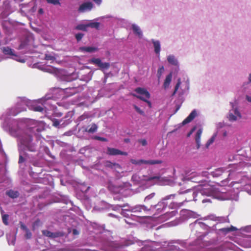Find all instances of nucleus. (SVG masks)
Returning <instances> with one entry per match:
<instances>
[{
    "label": "nucleus",
    "instance_id": "393cba45",
    "mask_svg": "<svg viewBox=\"0 0 251 251\" xmlns=\"http://www.w3.org/2000/svg\"><path fill=\"white\" fill-rule=\"evenodd\" d=\"M164 71V68L163 66L160 67L157 70V76L159 80L161 78V75Z\"/></svg>",
    "mask_w": 251,
    "mask_h": 251
},
{
    "label": "nucleus",
    "instance_id": "c85d7f7f",
    "mask_svg": "<svg viewBox=\"0 0 251 251\" xmlns=\"http://www.w3.org/2000/svg\"><path fill=\"white\" fill-rule=\"evenodd\" d=\"M177 213V211L174 210L171 211L170 212H166L165 213V216L167 217L168 218L175 216Z\"/></svg>",
    "mask_w": 251,
    "mask_h": 251
},
{
    "label": "nucleus",
    "instance_id": "39448f33",
    "mask_svg": "<svg viewBox=\"0 0 251 251\" xmlns=\"http://www.w3.org/2000/svg\"><path fill=\"white\" fill-rule=\"evenodd\" d=\"M89 62L98 66L101 70H107L110 67V63L108 62H102L100 59L93 58L89 60Z\"/></svg>",
    "mask_w": 251,
    "mask_h": 251
},
{
    "label": "nucleus",
    "instance_id": "bf43d9fd",
    "mask_svg": "<svg viewBox=\"0 0 251 251\" xmlns=\"http://www.w3.org/2000/svg\"><path fill=\"white\" fill-rule=\"evenodd\" d=\"M201 194L202 195H203V194H205L206 195V193L204 192H201ZM206 195H207L208 197H210L211 192H208V194H206Z\"/></svg>",
    "mask_w": 251,
    "mask_h": 251
},
{
    "label": "nucleus",
    "instance_id": "13d9d810",
    "mask_svg": "<svg viewBox=\"0 0 251 251\" xmlns=\"http://www.w3.org/2000/svg\"><path fill=\"white\" fill-rule=\"evenodd\" d=\"M62 115V113L61 112H58L55 114V116L57 117H61Z\"/></svg>",
    "mask_w": 251,
    "mask_h": 251
},
{
    "label": "nucleus",
    "instance_id": "0e129e2a",
    "mask_svg": "<svg viewBox=\"0 0 251 251\" xmlns=\"http://www.w3.org/2000/svg\"><path fill=\"white\" fill-rule=\"evenodd\" d=\"M125 207V206H124V205H121V206H120V207Z\"/></svg>",
    "mask_w": 251,
    "mask_h": 251
},
{
    "label": "nucleus",
    "instance_id": "c03bdc74",
    "mask_svg": "<svg viewBox=\"0 0 251 251\" xmlns=\"http://www.w3.org/2000/svg\"><path fill=\"white\" fill-rule=\"evenodd\" d=\"M95 139L96 140L100 141H102V142H107V139L106 138H104V137H100V136H96L95 137Z\"/></svg>",
    "mask_w": 251,
    "mask_h": 251
},
{
    "label": "nucleus",
    "instance_id": "052dcab7",
    "mask_svg": "<svg viewBox=\"0 0 251 251\" xmlns=\"http://www.w3.org/2000/svg\"><path fill=\"white\" fill-rule=\"evenodd\" d=\"M248 80L249 82H251V73L249 75Z\"/></svg>",
    "mask_w": 251,
    "mask_h": 251
},
{
    "label": "nucleus",
    "instance_id": "e2e57ef3",
    "mask_svg": "<svg viewBox=\"0 0 251 251\" xmlns=\"http://www.w3.org/2000/svg\"><path fill=\"white\" fill-rule=\"evenodd\" d=\"M227 136V133L226 131H225L224 133H223V136L224 137H226Z\"/></svg>",
    "mask_w": 251,
    "mask_h": 251
},
{
    "label": "nucleus",
    "instance_id": "412c9836",
    "mask_svg": "<svg viewBox=\"0 0 251 251\" xmlns=\"http://www.w3.org/2000/svg\"><path fill=\"white\" fill-rule=\"evenodd\" d=\"M88 27L87 24H79L75 27V29L82 30L84 31H87V28Z\"/></svg>",
    "mask_w": 251,
    "mask_h": 251
},
{
    "label": "nucleus",
    "instance_id": "c9c22d12",
    "mask_svg": "<svg viewBox=\"0 0 251 251\" xmlns=\"http://www.w3.org/2000/svg\"><path fill=\"white\" fill-rule=\"evenodd\" d=\"M3 223L5 225H7L8 223L7 222L8 215H4L2 217Z\"/></svg>",
    "mask_w": 251,
    "mask_h": 251
},
{
    "label": "nucleus",
    "instance_id": "b1692460",
    "mask_svg": "<svg viewBox=\"0 0 251 251\" xmlns=\"http://www.w3.org/2000/svg\"><path fill=\"white\" fill-rule=\"evenodd\" d=\"M33 110L36 112H42L44 110V106L43 105H34L33 106Z\"/></svg>",
    "mask_w": 251,
    "mask_h": 251
},
{
    "label": "nucleus",
    "instance_id": "69168bd1",
    "mask_svg": "<svg viewBox=\"0 0 251 251\" xmlns=\"http://www.w3.org/2000/svg\"><path fill=\"white\" fill-rule=\"evenodd\" d=\"M233 110L234 111V113H235V109H233Z\"/></svg>",
    "mask_w": 251,
    "mask_h": 251
},
{
    "label": "nucleus",
    "instance_id": "2f4dec72",
    "mask_svg": "<svg viewBox=\"0 0 251 251\" xmlns=\"http://www.w3.org/2000/svg\"><path fill=\"white\" fill-rule=\"evenodd\" d=\"M114 163H113L110 161H106L105 163V166L107 168H109L113 169Z\"/></svg>",
    "mask_w": 251,
    "mask_h": 251
},
{
    "label": "nucleus",
    "instance_id": "4468645a",
    "mask_svg": "<svg viewBox=\"0 0 251 251\" xmlns=\"http://www.w3.org/2000/svg\"><path fill=\"white\" fill-rule=\"evenodd\" d=\"M132 28L135 34L137 35L139 38L142 37V32L139 26L135 24H133L132 25Z\"/></svg>",
    "mask_w": 251,
    "mask_h": 251
},
{
    "label": "nucleus",
    "instance_id": "37998d69",
    "mask_svg": "<svg viewBox=\"0 0 251 251\" xmlns=\"http://www.w3.org/2000/svg\"><path fill=\"white\" fill-rule=\"evenodd\" d=\"M24 161H25V159H24V157L23 156L22 152L20 151L18 163L19 164H21V163L24 162Z\"/></svg>",
    "mask_w": 251,
    "mask_h": 251
},
{
    "label": "nucleus",
    "instance_id": "20e7f679",
    "mask_svg": "<svg viewBox=\"0 0 251 251\" xmlns=\"http://www.w3.org/2000/svg\"><path fill=\"white\" fill-rule=\"evenodd\" d=\"M228 171H226L223 168H219L215 169L214 171L211 172V175L214 177H221V178L224 179L225 178L226 176H228V177L226 178L228 180H230L231 179V176H232V173H234L230 172L228 173Z\"/></svg>",
    "mask_w": 251,
    "mask_h": 251
},
{
    "label": "nucleus",
    "instance_id": "72a5a7b5",
    "mask_svg": "<svg viewBox=\"0 0 251 251\" xmlns=\"http://www.w3.org/2000/svg\"><path fill=\"white\" fill-rule=\"evenodd\" d=\"M155 196V193H152L150 195H149L148 196H147L145 199V201H149L150 200H151V199H152Z\"/></svg>",
    "mask_w": 251,
    "mask_h": 251
},
{
    "label": "nucleus",
    "instance_id": "473e14b6",
    "mask_svg": "<svg viewBox=\"0 0 251 251\" xmlns=\"http://www.w3.org/2000/svg\"><path fill=\"white\" fill-rule=\"evenodd\" d=\"M52 126L54 127L59 128L60 122L56 119H53L52 120Z\"/></svg>",
    "mask_w": 251,
    "mask_h": 251
},
{
    "label": "nucleus",
    "instance_id": "f257e3e1",
    "mask_svg": "<svg viewBox=\"0 0 251 251\" xmlns=\"http://www.w3.org/2000/svg\"><path fill=\"white\" fill-rule=\"evenodd\" d=\"M134 91L139 95L132 94V95L133 97L146 102L150 107H151V101L148 100V99L150 98V94L146 89L141 87H138L134 90Z\"/></svg>",
    "mask_w": 251,
    "mask_h": 251
},
{
    "label": "nucleus",
    "instance_id": "9b49d317",
    "mask_svg": "<svg viewBox=\"0 0 251 251\" xmlns=\"http://www.w3.org/2000/svg\"><path fill=\"white\" fill-rule=\"evenodd\" d=\"M99 49L94 47H81L79 48V50L82 52H94L98 51Z\"/></svg>",
    "mask_w": 251,
    "mask_h": 251
},
{
    "label": "nucleus",
    "instance_id": "338daca9",
    "mask_svg": "<svg viewBox=\"0 0 251 251\" xmlns=\"http://www.w3.org/2000/svg\"><path fill=\"white\" fill-rule=\"evenodd\" d=\"M24 154L25 155H26V153H25Z\"/></svg>",
    "mask_w": 251,
    "mask_h": 251
},
{
    "label": "nucleus",
    "instance_id": "f8f14e48",
    "mask_svg": "<svg viewBox=\"0 0 251 251\" xmlns=\"http://www.w3.org/2000/svg\"><path fill=\"white\" fill-rule=\"evenodd\" d=\"M150 210L144 205H138L133 208L132 212L135 213H140L142 211L146 212Z\"/></svg>",
    "mask_w": 251,
    "mask_h": 251
},
{
    "label": "nucleus",
    "instance_id": "a878e982",
    "mask_svg": "<svg viewBox=\"0 0 251 251\" xmlns=\"http://www.w3.org/2000/svg\"><path fill=\"white\" fill-rule=\"evenodd\" d=\"M235 230V227L231 226V227H227V228H223L220 229V231L225 233H227L231 231H234Z\"/></svg>",
    "mask_w": 251,
    "mask_h": 251
},
{
    "label": "nucleus",
    "instance_id": "aec40b11",
    "mask_svg": "<svg viewBox=\"0 0 251 251\" xmlns=\"http://www.w3.org/2000/svg\"><path fill=\"white\" fill-rule=\"evenodd\" d=\"M167 60L168 62L172 65L175 66H177L178 65L177 60L173 55H169L167 57Z\"/></svg>",
    "mask_w": 251,
    "mask_h": 251
},
{
    "label": "nucleus",
    "instance_id": "bb28decb",
    "mask_svg": "<svg viewBox=\"0 0 251 251\" xmlns=\"http://www.w3.org/2000/svg\"><path fill=\"white\" fill-rule=\"evenodd\" d=\"M48 3L52 4L54 5L61 6L60 0H46Z\"/></svg>",
    "mask_w": 251,
    "mask_h": 251
},
{
    "label": "nucleus",
    "instance_id": "864d4df0",
    "mask_svg": "<svg viewBox=\"0 0 251 251\" xmlns=\"http://www.w3.org/2000/svg\"><path fill=\"white\" fill-rule=\"evenodd\" d=\"M246 100L249 101V102H251V97L249 96H246Z\"/></svg>",
    "mask_w": 251,
    "mask_h": 251
},
{
    "label": "nucleus",
    "instance_id": "0eeeda50",
    "mask_svg": "<svg viewBox=\"0 0 251 251\" xmlns=\"http://www.w3.org/2000/svg\"><path fill=\"white\" fill-rule=\"evenodd\" d=\"M106 154L109 155H122L125 156L128 154L127 152L123 151L118 149L110 147H107Z\"/></svg>",
    "mask_w": 251,
    "mask_h": 251
},
{
    "label": "nucleus",
    "instance_id": "de8ad7c7",
    "mask_svg": "<svg viewBox=\"0 0 251 251\" xmlns=\"http://www.w3.org/2000/svg\"><path fill=\"white\" fill-rule=\"evenodd\" d=\"M21 228L23 229L24 230H25V231H27V230H28L29 229L27 228V227H26V226L23 223H22V222H21Z\"/></svg>",
    "mask_w": 251,
    "mask_h": 251
},
{
    "label": "nucleus",
    "instance_id": "79ce46f5",
    "mask_svg": "<svg viewBox=\"0 0 251 251\" xmlns=\"http://www.w3.org/2000/svg\"><path fill=\"white\" fill-rule=\"evenodd\" d=\"M133 244V242L131 240L126 241L123 245L120 246L119 247H122V246H128Z\"/></svg>",
    "mask_w": 251,
    "mask_h": 251
},
{
    "label": "nucleus",
    "instance_id": "e433bc0d",
    "mask_svg": "<svg viewBox=\"0 0 251 251\" xmlns=\"http://www.w3.org/2000/svg\"><path fill=\"white\" fill-rule=\"evenodd\" d=\"M134 109H135V110L138 112L139 113V114L142 115H144V112L140 108H139L136 105H134Z\"/></svg>",
    "mask_w": 251,
    "mask_h": 251
},
{
    "label": "nucleus",
    "instance_id": "ea45409f",
    "mask_svg": "<svg viewBox=\"0 0 251 251\" xmlns=\"http://www.w3.org/2000/svg\"><path fill=\"white\" fill-rule=\"evenodd\" d=\"M211 199H213V198H212L211 197H210V198H208L204 199L202 200V202L203 203H211L212 202Z\"/></svg>",
    "mask_w": 251,
    "mask_h": 251
},
{
    "label": "nucleus",
    "instance_id": "5701e85b",
    "mask_svg": "<svg viewBox=\"0 0 251 251\" xmlns=\"http://www.w3.org/2000/svg\"><path fill=\"white\" fill-rule=\"evenodd\" d=\"M216 134H214L207 142L205 147L206 148H208L209 146L212 144L215 141V138L216 137Z\"/></svg>",
    "mask_w": 251,
    "mask_h": 251
},
{
    "label": "nucleus",
    "instance_id": "4be33fe9",
    "mask_svg": "<svg viewBox=\"0 0 251 251\" xmlns=\"http://www.w3.org/2000/svg\"><path fill=\"white\" fill-rule=\"evenodd\" d=\"M88 27H91L99 30L100 28V23L99 22H90L87 24Z\"/></svg>",
    "mask_w": 251,
    "mask_h": 251
},
{
    "label": "nucleus",
    "instance_id": "4c0bfd02",
    "mask_svg": "<svg viewBox=\"0 0 251 251\" xmlns=\"http://www.w3.org/2000/svg\"><path fill=\"white\" fill-rule=\"evenodd\" d=\"M138 142L139 143H140L143 146H145L147 145V142L145 139H139Z\"/></svg>",
    "mask_w": 251,
    "mask_h": 251
},
{
    "label": "nucleus",
    "instance_id": "1a4fd4ad",
    "mask_svg": "<svg viewBox=\"0 0 251 251\" xmlns=\"http://www.w3.org/2000/svg\"><path fill=\"white\" fill-rule=\"evenodd\" d=\"M93 4L91 2H86L81 4L78 8L79 12H83L86 10H90L93 8Z\"/></svg>",
    "mask_w": 251,
    "mask_h": 251
},
{
    "label": "nucleus",
    "instance_id": "680f3d73",
    "mask_svg": "<svg viewBox=\"0 0 251 251\" xmlns=\"http://www.w3.org/2000/svg\"><path fill=\"white\" fill-rule=\"evenodd\" d=\"M241 165H242V164L240 162L238 165L236 164V169L239 168Z\"/></svg>",
    "mask_w": 251,
    "mask_h": 251
},
{
    "label": "nucleus",
    "instance_id": "2eb2a0df",
    "mask_svg": "<svg viewBox=\"0 0 251 251\" xmlns=\"http://www.w3.org/2000/svg\"><path fill=\"white\" fill-rule=\"evenodd\" d=\"M172 78V73H170L169 75H168L166 78L164 80V83H163V87L164 89H167L169 87L170 84L171 82Z\"/></svg>",
    "mask_w": 251,
    "mask_h": 251
},
{
    "label": "nucleus",
    "instance_id": "49530a36",
    "mask_svg": "<svg viewBox=\"0 0 251 251\" xmlns=\"http://www.w3.org/2000/svg\"><path fill=\"white\" fill-rule=\"evenodd\" d=\"M159 178H160V177L159 176H154L150 177L148 178L147 179V181H151V180H154V179L158 180V179H159Z\"/></svg>",
    "mask_w": 251,
    "mask_h": 251
},
{
    "label": "nucleus",
    "instance_id": "cd10ccee",
    "mask_svg": "<svg viewBox=\"0 0 251 251\" xmlns=\"http://www.w3.org/2000/svg\"><path fill=\"white\" fill-rule=\"evenodd\" d=\"M97 128L98 126L97 125L95 124H93L91 128L86 131L89 133H94L97 131Z\"/></svg>",
    "mask_w": 251,
    "mask_h": 251
},
{
    "label": "nucleus",
    "instance_id": "3c124183",
    "mask_svg": "<svg viewBox=\"0 0 251 251\" xmlns=\"http://www.w3.org/2000/svg\"><path fill=\"white\" fill-rule=\"evenodd\" d=\"M195 127H194L193 128H192L191 131L188 133L187 134V137H189L190 136V135L192 134V133L194 132V131L195 130Z\"/></svg>",
    "mask_w": 251,
    "mask_h": 251
},
{
    "label": "nucleus",
    "instance_id": "f704fd0d",
    "mask_svg": "<svg viewBox=\"0 0 251 251\" xmlns=\"http://www.w3.org/2000/svg\"><path fill=\"white\" fill-rule=\"evenodd\" d=\"M45 59L47 60L54 61V60H55V58L54 56H53L52 55L46 54L45 55Z\"/></svg>",
    "mask_w": 251,
    "mask_h": 251
},
{
    "label": "nucleus",
    "instance_id": "09e8293b",
    "mask_svg": "<svg viewBox=\"0 0 251 251\" xmlns=\"http://www.w3.org/2000/svg\"><path fill=\"white\" fill-rule=\"evenodd\" d=\"M242 118L241 113L236 110V120L240 119Z\"/></svg>",
    "mask_w": 251,
    "mask_h": 251
},
{
    "label": "nucleus",
    "instance_id": "7ed1b4c3",
    "mask_svg": "<svg viewBox=\"0 0 251 251\" xmlns=\"http://www.w3.org/2000/svg\"><path fill=\"white\" fill-rule=\"evenodd\" d=\"M32 138L31 135H25L22 137L21 140L22 145L24 146V149L29 151L35 152L36 151V146L32 143Z\"/></svg>",
    "mask_w": 251,
    "mask_h": 251
},
{
    "label": "nucleus",
    "instance_id": "a19ab883",
    "mask_svg": "<svg viewBox=\"0 0 251 251\" xmlns=\"http://www.w3.org/2000/svg\"><path fill=\"white\" fill-rule=\"evenodd\" d=\"M113 167H113V169L117 171L122 169L121 165L117 163H114V165Z\"/></svg>",
    "mask_w": 251,
    "mask_h": 251
},
{
    "label": "nucleus",
    "instance_id": "6e6d98bb",
    "mask_svg": "<svg viewBox=\"0 0 251 251\" xmlns=\"http://www.w3.org/2000/svg\"><path fill=\"white\" fill-rule=\"evenodd\" d=\"M24 48V45L21 43L19 46V48H18V49L19 50H21V49H23V48Z\"/></svg>",
    "mask_w": 251,
    "mask_h": 251
},
{
    "label": "nucleus",
    "instance_id": "8fccbe9b",
    "mask_svg": "<svg viewBox=\"0 0 251 251\" xmlns=\"http://www.w3.org/2000/svg\"><path fill=\"white\" fill-rule=\"evenodd\" d=\"M73 234L75 235H78L79 232L76 229H74L73 230Z\"/></svg>",
    "mask_w": 251,
    "mask_h": 251
},
{
    "label": "nucleus",
    "instance_id": "6e6552de",
    "mask_svg": "<svg viewBox=\"0 0 251 251\" xmlns=\"http://www.w3.org/2000/svg\"><path fill=\"white\" fill-rule=\"evenodd\" d=\"M42 232L43 235L45 236L51 238H55L64 236V233L62 232H52L48 230H43Z\"/></svg>",
    "mask_w": 251,
    "mask_h": 251
},
{
    "label": "nucleus",
    "instance_id": "9d476101",
    "mask_svg": "<svg viewBox=\"0 0 251 251\" xmlns=\"http://www.w3.org/2000/svg\"><path fill=\"white\" fill-rule=\"evenodd\" d=\"M197 116V112L195 110H193L189 116L182 122V125H185L191 122Z\"/></svg>",
    "mask_w": 251,
    "mask_h": 251
},
{
    "label": "nucleus",
    "instance_id": "603ef678",
    "mask_svg": "<svg viewBox=\"0 0 251 251\" xmlns=\"http://www.w3.org/2000/svg\"><path fill=\"white\" fill-rule=\"evenodd\" d=\"M98 5H100L101 3V0H93Z\"/></svg>",
    "mask_w": 251,
    "mask_h": 251
},
{
    "label": "nucleus",
    "instance_id": "774afa93",
    "mask_svg": "<svg viewBox=\"0 0 251 251\" xmlns=\"http://www.w3.org/2000/svg\"><path fill=\"white\" fill-rule=\"evenodd\" d=\"M128 140H129L128 139V140H126V141L127 142Z\"/></svg>",
    "mask_w": 251,
    "mask_h": 251
},
{
    "label": "nucleus",
    "instance_id": "a18cd8bd",
    "mask_svg": "<svg viewBox=\"0 0 251 251\" xmlns=\"http://www.w3.org/2000/svg\"><path fill=\"white\" fill-rule=\"evenodd\" d=\"M228 119L230 121H234L235 120V116L231 113H229Z\"/></svg>",
    "mask_w": 251,
    "mask_h": 251
},
{
    "label": "nucleus",
    "instance_id": "f03ea898",
    "mask_svg": "<svg viewBox=\"0 0 251 251\" xmlns=\"http://www.w3.org/2000/svg\"><path fill=\"white\" fill-rule=\"evenodd\" d=\"M175 196V194H171L166 196L163 198L161 201L158 202L157 204L154 205L152 207L151 206V208L150 209V210H155L156 211L155 214H158L160 213L163 211V210H164L167 207V203L166 202V201L174 199Z\"/></svg>",
    "mask_w": 251,
    "mask_h": 251
},
{
    "label": "nucleus",
    "instance_id": "6ab92c4d",
    "mask_svg": "<svg viewBox=\"0 0 251 251\" xmlns=\"http://www.w3.org/2000/svg\"><path fill=\"white\" fill-rule=\"evenodd\" d=\"M152 43L154 48V51L156 54H159L160 51V44L158 41L152 40Z\"/></svg>",
    "mask_w": 251,
    "mask_h": 251
},
{
    "label": "nucleus",
    "instance_id": "f3484780",
    "mask_svg": "<svg viewBox=\"0 0 251 251\" xmlns=\"http://www.w3.org/2000/svg\"><path fill=\"white\" fill-rule=\"evenodd\" d=\"M185 201H186V200H184L182 202H171L169 204V207L171 209H177V208L180 207L182 205L183 202Z\"/></svg>",
    "mask_w": 251,
    "mask_h": 251
},
{
    "label": "nucleus",
    "instance_id": "58836bf2",
    "mask_svg": "<svg viewBox=\"0 0 251 251\" xmlns=\"http://www.w3.org/2000/svg\"><path fill=\"white\" fill-rule=\"evenodd\" d=\"M25 237L27 239H30L31 238L32 233L29 229L25 231Z\"/></svg>",
    "mask_w": 251,
    "mask_h": 251
},
{
    "label": "nucleus",
    "instance_id": "c756f323",
    "mask_svg": "<svg viewBox=\"0 0 251 251\" xmlns=\"http://www.w3.org/2000/svg\"><path fill=\"white\" fill-rule=\"evenodd\" d=\"M181 84V80L180 78L178 79L177 83L176 84L175 87V90L173 94V95H174L178 90L179 87H180V85Z\"/></svg>",
    "mask_w": 251,
    "mask_h": 251
},
{
    "label": "nucleus",
    "instance_id": "ddd939ff",
    "mask_svg": "<svg viewBox=\"0 0 251 251\" xmlns=\"http://www.w3.org/2000/svg\"><path fill=\"white\" fill-rule=\"evenodd\" d=\"M202 129H199L197 130L196 136H195V140L197 144V149H199L201 146L200 144V139L201 137L202 134Z\"/></svg>",
    "mask_w": 251,
    "mask_h": 251
},
{
    "label": "nucleus",
    "instance_id": "423d86ee",
    "mask_svg": "<svg viewBox=\"0 0 251 251\" xmlns=\"http://www.w3.org/2000/svg\"><path fill=\"white\" fill-rule=\"evenodd\" d=\"M130 162L132 163L133 164H149V165H155V164H161L162 163V161L160 160H136L134 159H130Z\"/></svg>",
    "mask_w": 251,
    "mask_h": 251
},
{
    "label": "nucleus",
    "instance_id": "5fc2aeb1",
    "mask_svg": "<svg viewBox=\"0 0 251 251\" xmlns=\"http://www.w3.org/2000/svg\"><path fill=\"white\" fill-rule=\"evenodd\" d=\"M38 13L40 14H43L44 13V10L42 8H40L38 10Z\"/></svg>",
    "mask_w": 251,
    "mask_h": 251
},
{
    "label": "nucleus",
    "instance_id": "dca6fc26",
    "mask_svg": "<svg viewBox=\"0 0 251 251\" xmlns=\"http://www.w3.org/2000/svg\"><path fill=\"white\" fill-rule=\"evenodd\" d=\"M1 50L5 55H15L14 50L9 47H3Z\"/></svg>",
    "mask_w": 251,
    "mask_h": 251
},
{
    "label": "nucleus",
    "instance_id": "7c9ffc66",
    "mask_svg": "<svg viewBox=\"0 0 251 251\" xmlns=\"http://www.w3.org/2000/svg\"><path fill=\"white\" fill-rule=\"evenodd\" d=\"M84 34L82 33H78L75 35V38L77 42H79L83 37Z\"/></svg>",
    "mask_w": 251,
    "mask_h": 251
},
{
    "label": "nucleus",
    "instance_id": "a211bd4d",
    "mask_svg": "<svg viewBox=\"0 0 251 251\" xmlns=\"http://www.w3.org/2000/svg\"><path fill=\"white\" fill-rule=\"evenodd\" d=\"M6 194L10 198L14 199L17 198L19 196V193L17 191H13L12 190H10L6 192Z\"/></svg>",
    "mask_w": 251,
    "mask_h": 251
},
{
    "label": "nucleus",
    "instance_id": "4d7b16f0",
    "mask_svg": "<svg viewBox=\"0 0 251 251\" xmlns=\"http://www.w3.org/2000/svg\"><path fill=\"white\" fill-rule=\"evenodd\" d=\"M40 222V221L39 219H37L35 223H34V225H38Z\"/></svg>",
    "mask_w": 251,
    "mask_h": 251
}]
</instances>
